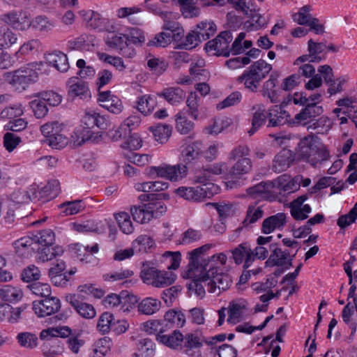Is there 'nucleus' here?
<instances>
[{"mask_svg": "<svg viewBox=\"0 0 357 357\" xmlns=\"http://www.w3.org/2000/svg\"><path fill=\"white\" fill-rule=\"evenodd\" d=\"M146 204L150 214L152 215V219L160 218L167 211V207L162 201L154 199V200Z\"/></svg>", "mask_w": 357, "mask_h": 357, "instance_id": "nucleus-64", "label": "nucleus"}, {"mask_svg": "<svg viewBox=\"0 0 357 357\" xmlns=\"http://www.w3.org/2000/svg\"><path fill=\"white\" fill-rule=\"evenodd\" d=\"M114 321V315L108 312H103L99 317L97 323V328L103 333L111 331L112 323Z\"/></svg>", "mask_w": 357, "mask_h": 357, "instance_id": "nucleus-61", "label": "nucleus"}, {"mask_svg": "<svg viewBox=\"0 0 357 357\" xmlns=\"http://www.w3.org/2000/svg\"><path fill=\"white\" fill-rule=\"evenodd\" d=\"M157 106V98L153 95H144L138 98L137 108L144 116L150 114Z\"/></svg>", "mask_w": 357, "mask_h": 357, "instance_id": "nucleus-30", "label": "nucleus"}, {"mask_svg": "<svg viewBox=\"0 0 357 357\" xmlns=\"http://www.w3.org/2000/svg\"><path fill=\"white\" fill-rule=\"evenodd\" d=\"M206 276L208 280L211 278L208 285L209 287L208 291L210 293H216L217 289L219 294L221 291L227 290L232 282L231 277L226 273H218V268L213 266H209V269L207 271Z\"/></svg>", "mask_w": 357, "mask_h": 357, "instance_id": "nucleus-6", "label": "nucleus"}, {"mask_svg": "<svg viewBox=\"0 0 357 357\" xmlns=\"http://www.w3.org/2000/svg\"><path fill=\"white\" fill-rule=\"evenodd\" d=\"M167 323L172 324V326L182 327L185 322V315L181 312L169 310L164 316Z\"/></svg>", "mask_w": 357, "mask_h": 357, "instance_id": "nucleus-62", "label": "nucleus"}, {"mask_svg": "<svg viewBox=\"0 0 357 357\" xmlns=\"http://www.w3.org/2000/svg\"><path fill=\"white\" fill-rule=\"evenodd\" d=\"M141 9L139 8L123 7L117 10L116 15L119 18H127L128 21L132 24L139 25L142 24V18L139 17Z\"/></svg>", "mask_w": 357, "mask_h": 357, "instance_id": "nucleus-33", "label": "nucleus"}, {"mask_svg": "<svg viewBox=\"0 0 357 357\" xmlns=\"http://www.w3.org/2000/svg\"><path fill=\"white\" fill-rule=\"evenodd\" d=\"M33 238L38 244V250H39L41 247L54 244V233L50 229H44L33 234Z\"/></svg>", "mask_w": 357, "mask_h": 357, "instance_id": "nucleus-40", "label": "nucleus"}, {"mask_svg": "<svg viewBox=\"0 0 357 357\" xmlns=\"http://www.w3.org/2000/svg\"><path fill=\"white\" fill-rule=\"evenodd\" d=\"M157 96L163 98L170 105H176L184 100L185 92L178 86L168 87L157 93Z\"/></svg>", "mask_w": 357, "mask_h": 357, "instance_id": "nucleus-24", "label": "nucleus"}, {"mask_svg": "<svg viewBox=\"0 0 357 357\" xmlns=\"http://www.w3.org/2000/svg\"><path fill=\"white\" fill-rule=\"evenodd\" d=\"M16 340L20 347L28 349H35L38 343L37 335L30 332L19 333L16 336Z\"/></svg>", "mask_w": 357, "mask_h": 357, "instance_id": "nucleus-39", "label": "nucleus"}, {"mask_svg": "<svg viewBox=\"0 0 357 357\" xmlns=\"http://www.w3.org/2000/svg\"><path fill=\"white\" fill-rule=\"evenodd\" d=\"M289 114L282 107L275 105L268 113V127H278L289 122Z\"/></svg>", "mask_w": 357, "mask_h": 357, "instance_id": "nucleus-26", "label": "nucleus"}, {"mask_svg": "<svg viewBox=\"0 0 357 357\" xmlns=\"http://www.w3.org/2000/svg\"><path fill=\"white\" fill-rule=\"evenodd\" d=\"M201 98L196 92H191L186 100L187 110L184 112L194 120H197L202 110Z\"/></svg>", "mask_w": 357, "mask_h": 357, "instance_id": "nucleus-31", "label": "nucleus"}, {"mask_svg": "<svg viewBox=\"0 0 357 357\" xmlns=\"http://www.w3.org/2000/svg\"><path fill=\"white\" fill-rule=\"evenodd\" d=\"M294 160V154L289 149H283L274 158L272 169L276 173L286 171Z\"/></svg>", "mask_w": 357, "mask_h": 357, "instance_id": "nucleus-19", "label": "nucleus"}, {"mask_svg": "<svg viewBox=\"0 0 357 357\" xmlns=\"http://www.w3.org/2000/svg\"><path fill=\"white\" fill-rule=\"evenodd\" d=\"M132 218L141 224L149 222L152 219V215L146 208V204L139 206H133L130 208Z\"/></svg>", "mask_w": 357, "mask_h": 357, "instance_id": "nucleus-47", "label": "nucleus"}, {"mask_svg": "<svg viewBox=\"0 0 357 357\" xmlns=\"http://www.w3.org/2000/svg\"><path fill=\"white\" fill-rule=\"evenodd\" d=\"M67 86L68 87V95L72 98L79 97L81 99H86L91 96L88 84L77 77L69 78Z\"/></svg>", "mask_w": 357, "mask_h": 357, "instance_id": "nucleus-16", "label": "nucleus"}, {"mask_svg": "<svg viewBox=\"0 0 357 357\" xmlns=\"http://www.w3.org/2000/svg\"><path fill=\"white\" fill-rule=\"evenodd\" d=\"M307 50L313 58L310 61L319 62L322 58L319 54L322 53L326 49V45L323 43H315L312 39L307 43Z\"/></svg>", "mask_w": 357, "mask_h": 357, "instance_id": "nucleus-58", "label": "nucleus"}, {"mask_svg": "<svg viewBox=\"0 0 357 357\" xmlns=\"http://www.w3.org/2000/svg\"><path fill=\"white\" fill-rule=\"evenodd\" d=\"M157 340L170 348L175 349L180 346L183 341V335L180 331L175 329L169 335L159 334L157 336Z\"/></svg>", "mask_w": 357, "mask_h": 357, "instance_id": "nucleus-35", "label": "nucleus"}, {"mask_svg": "<svg viewBox=\"0 0 357 357\" xmlns=\"http://www.w3.org/2000/svg\"><path fill=\"white\" fill-rule=\"evenodd\" d=\"M59 191V182L57 180H52L40 189L39 194L41 195L42 202H45L57 197Z\"/></svg>", "mask_w": 357, "mask_h": 357, "instance_id": "nucleus-38", "label": "nucleus"}, {"mask_svg": "<svg viewBox=\"0 0 357 357\" xmlns=\"http://www.w3.org/2000/svg\"><path fill=\"white\" fill-rule=\"evenodd\" d=\"M202 143L199 141L192 142L183 147L181 151V160L184 165H190L196 163L202 153Z\"/></svg>", "mask_w": 357, "mask_h": 357, "instance_id": "nucleus-15", "label": "nucleus"}, {"mask_svg": "<svg viewBox=\"0 0 357 357\" xmlns=\"http://www.w3.org/2000/svg\"><path fill=\"white\" fill-rule=\"evenodd\" d=\"M23 114L22 105L14 104L6 107L0 112V119H15L20 117Z\"/></svg>", "mask_w": 357, "mask_h": 357, "instance_id": "nucleus-59", "label": "nucleus"}, {"mask_svg": "<svg viewBox=\"0 0 357 357\" xmlns=\"http://www.w3.org/2000/svg\"><path fill=\"white\" fill-rule=\"evenodd\" d=\"M300 179L301 178L296 177L291 180H289V176H287L286 174H283L279 176L273 182L275 183V187H278L279 189L289 193L299 189Z\"/></svg>", "mask_w": 357, "mask_h": 357, "instance_id": "nucleus-34", "label": "nucleus"}, {"mask_svg": "<svg viewBox=\"0 0 357 357\" xmlns=\"http://www.w3.org/2000/svg\"><path fill=\"white\" fill-rule=\"evenodd\" d=\"M66 300L82 317L84 319L95 317L96 312L94 307L84 302L80 295L69 294L66 296Z\"/></svg>", "mask_w": 357, "mask_h": 357, "instance_id": "nucleus-11", "label": "nucleus"}, {"mask_svg": "<svg viewBox=\"0 0 357 357\" xmlns=\"http://www.w3.org/2000/svg\"><path fill=\"white\" fill-rule=\"evenodd\" d=\"M264 214L261 206L250 205L246 211V215L243 221V227H248L261 219Z\"/></svg>", "mask_w": 357, "mask_h": 357, "instance_id": "nucleus-37", "label": "nucleus"}, {"mask_svg": "<svg viewBox=\"0 0 357 357\" xmlns=\"http://www.w3.org/2000/svg\"><path fill=\"white\" fill-rule=\"evenodd\" d=\"M210 248L211 245L206 244L193 250L190 253V260L188 264L190 272L193 269L197 268L199 267V258L201 257V255H203L205 252L208 251Z\"/></svg>", "mask_w": 357, "mask_h": 357, "instance_id": "nucleus-56", "label": "nucleus"}, {"mask_svg": "<svg viewBox=\"0 0 357 357\" xmlns=\"http://www.w3.org/2000/svg\"><path fill=\"white\" fill-rule=\"evenodd\" d=\"M195 33L202 41L206 40L216 31V25L213 22H202L197 24Z\"/></svg>", "mask_w": 357, "mask_h": 357, "instance_id": "nucleus-43", "label": "nucleus"}, {"mask_svg": "<svg viewBox=\"0 0 357 357\" xmlns=\"http://www.w3.org/2000/svg\"><path fill=\"white\" fill-rule=\"evenodd\" d=\"M176 130L182 135L188 134L194 128V123L188 120L183 111L175 116Z\"/></svg>", "mask_w": 357, "mask_h": 357, "instance_id": "nucleus-42", "label": "nucleus"}, {"mask_svg": "<svg viewBox=\"0 0 357 357\" xmlns=\"http://www.w3.org/2000/svg\"><path fill=\"white\" fill-rule=\"evenodd\" d=\"M252 110L255 112L252 114L251 119V128L248 131L250 136L253 135L257 132L259 128L265 125L268 118V113L266 111L265 107L261 104H257L252 106Z\"/></svg>", "mask_w": 357, "mask_h": 357, "instance_id": "nucleus-20", "label": "nucleus"}, {"mask_svg": "<svg viewBox=\"0 0 357 357\" xmlns=\"http://www.w3.org/2000/svg\"><path fill=\"white\" fill-rule=\"evenodd\" d=\"M115 219L123 234H131L134 231V226L128 213L119 212L115 215Z\"/></svg>", "mask_w": 357, "mask_h": 357, "instance_id": "nucleus-46", "label": "nucleus"}, {"mask_svg": "<svg viewBox=\"0 0 357 357\" xmlns=\"http://www.w3.org/2000/svg\"><path fill=\"white\" fill-rule=\"evenodd\" d=\"M84 129H93L95 127L101 130L107 129L109 125V120L95 111L86 112L82 119Z\"/></svg>", "mask_w": 357, "mask_h": 357, "instance_id": "nucleus-17", "label": "nucleus"}, {"mask_svg": "<svg viewBox=\"0 0 357 357\" xmlns=\"http://www.w3.org/2000/svg\"><path fill=\"white\" fill-rule=\"evenodd\" d=\"M252 168V164L250 158H243L238 159L229 169V175L233 178H240L243 175L250 173Z\"/></svg>", "mask_w": 357, "mask_h": 357, "instance_id": "nucleus-28", "label": "nucleus"}, {"mask_svg": "<svg viewBox=\"0 0 357 357\" xmlns=\"http://www.w3.org/2000/svg\"><path fill=\"white\" fill-rule=\"evenodd\" d=\"M217 189L214 184L205 185V188L197 186L180 187L175 190L176 193L186 200L201 202L204 198H210L213 195L212 190Z\"/></svg>", "mask_w": 357, "mask_h": 357, "instance_id": "nucleus-5", "label": "nucleus"}, {"mask_svg": "<svg viewBox=\"0 0 357 357\" xmlns=\"http://www.w3.org/2000/svg\"><path fill=\"white\" fill-rule=\"evenodd\" d=\"M161 307V302L151 297L144 298L138 305V311L144 314L151 315L157 312Z\"/></svg>", "mask_w": 357, "mask_h": 357, "instance_id": "nucleus-36", "label": "nucleus"}, {"mask_svg": "<svg viewBox=\"0 0 357 357\" xmlns=\"http://www.w3.org/2000/svg\"><path fill=\"white\" fill-rule=\"evenodd\" d=\"M176 280V275L172 273L159 271L155 276L153 286L158 288L165 287L171 285Z\"/></svg>", "mask_w": 357, "mask_h": 357, "instance_id": "nucleus-57", "label": "nucleus"}, {"mask_svg": "<svg viewBox=\"0 0 357 357\" xmlns=\"http://www.w3.org/2000/svg\"><path fill=\"white\" fill-rule=\"evenodd\" d=\"M13 246L17 255L28 258L38 250V244L33 240V236H23L13 243Z\"/></svg>", "mask_w": 357, "mask_h": 357, "instance_id": "nucleus-18", "label": "nucleus"}, {"mask_svg": "<svg viewBox=\"0 0 357 357\" xmlns=\"http://www.w3.org/2000/svg\"><path fill=\"white\" fill-rule=\"evenodd\" d=\"M38 253V258L43 262L48 261L52 260L56 256H59L63 253V249L61 247L45 245L41 247L39 250H37Z\"/></svg>", "mask_w": 357, "mask_h": 357, "instance_id": "nucleus-41", "label": "nucleus"}, {"mask_svg": "<svg viewBox=\"0 0 357 357\" xmlns=\"http://www.w3.org/2000/svg\"><path fill=\"white\" fill-rule=\"evenodd\" d=\"M75 249L77 250V257L80 261H85L87 263L91 261L89 258L92 257V255L98 252V245L95 243L89 247L76 244Z\"/></svg>", "mask_w": 357, "mask_h": 357, "instance_id": "nucleus-49", "label": "nucleus"}, {"mask_svg": "<svg viewBox=\"0 0 357 357\" xmlns=\"http://www.w3.org/2000/svg\"><path fill=\"white\" fill-rule=\"evenodd\" d=\"M275 187L273 181L260 182L259 183L247 188L246 192L252 199H269L271 191Z\"/></svg>", "mask_w": 357, "mask_h": 357, "instance_id": "nucleus-22", "label": "nucleus"}, {"mask_svg": "<svg viewBox=\"0 0 357 357\" xmlns=\"http://www.w3.org/2000/svg\"><path fill=\"white\" fill-rule=\"evenodd\" d=\"M232 258L237 265L243 264V269H248L254 262L253 250L250 245L247 243H242L231 251Z\"/></svg>", "mask_w": 357, "mask_h": 357, "instance_id": "nucleus-10", "label": "nucleus"}, {"mask_svg": "<svg viewBox=\"0 0 357 357\" xmlns=\"http://www.w3.org/2000/svg\"><path fill=\"white\" fill-rule=\"evenodd\" d=\"M272 65L263 59H259L244 70L237 78V82L243 84L251 92L256 93L260 82L266 78L272 70Z\"/></svg>", "mask_w": 357, "mask_h": 357, "instance_id": "nucleus-1", "label": "nucleus"}, {"mask_svg": "<svg viewBox=\"0 0 357 357\" xmlns=\"http://www.w3.org/2000/svg\"><path fill=\"white\" fill-rule=\"evenodd\" d=\"M23 297L22 291L16 287L10 284L1 285L0 298L8 303H17Z\"/></svg>", "mask_w": 357, "mask_h": 357, "instance_id": "nucleus-29", "label": "nucleus"}, {"mask_svg": "<svg viewBox=\"0 0 357 357\" xmlns=\"http://www.w3.org/2000/svg\"><path fill=\"white\" fill-rule=\"evenodd\" d=\"M187 167L183 165H170L162 164L159 166L158 177L176 181L185 177L187 175Z\"/></svg>", "mask_w": 357, "mask_h": 357, "instance_id": "nucleus-13", "label": "nucleus"}, {"mask_svg": "<svg viewBox=\"0 0 357 357\" xmlns=\"http://www.w3.org/2000/svg\"><path fill=\"white\" fill-rule=\"evenodd\" d=\"M233 36L229 31L221 32L215 38L208 41L205 45V50L213 55L229 56L231 49L229 43Z\"/></svg>", "mask_w": 357, "mask_h": 357, "instance_id": "nucleus-4", "label": "nucleus"}, {"mask_svg": "<svg viewBox=\"0 0 357 357\" xmlns=\"http://www.w3.org/2000/svg\"><path fill=\"white\" fill-rule=\"evenodd\" d=\"M45 298L41 301L33 302L32 309L40 317L54 314L61 308V302L57 297L50 296Z\"/></svg>", "mask_w": 357, "mask_h": 357, "instance_id": "nucleus-8", "label": "nucleus"}, {"mask_svg": "<svg viewBox=\"0 0 357 357\" xmlns=\"http://www.w3.org/2000/svg\"><path fill=\"white\" fill-rule=\"evenodd\" d=\"M38 98L31 100L29 105L34 113L36 118L40 119L45 116L48 112V108L45 102L39 96Z\"/></svg>", "mask_w": 357, "mask_h": 357, "instance_id": "nucleus-60", "label": "nucleus"}, {"mask_svg": "<svg viewBox=\"0 0 357 357\" xmlns=\"http://www.w3.org/2000/svg\"><path fill=\"white\" fill-rule=\"evenodd\" d=\"M28 307V305L24 304L18 307H13L8 303H0V323L6 322L10 324L17 323L21 314Z\"/></svg>", "mask_w": 357, "mask_h": 357, "instance_id": "nucleus-14", "label": "nucleus"}, {"mask_svg": "<svg viewBox=\"0 0 357 357\" xmlns=\"http://www.w3.org/2000/svg\"><path fill=\"white\" fill-rule=\"evenodd\" d=\"M159 271L155 267L151 266L148 262L143 263L140 277L144 283L152 285Z\"/></svg>", "mask_w": 357, "mask_h": 357, "instance_id": "nucleus-52", "label": "nucleus"}, {"mask_svg": "<svg viewBox=\"0 0 357 357\" xmlns=\"http://www.w3.org/2000/svg\"><path fill=\"white\" fill-rule=\"evenodd\" d=\"M84 20L88 26L93 29H101L106 23V19L102 17L100 13L89 10L84 14Z\"/></svg>", "mask_w": 357, "mask_h": 357, "instance_id": "nucleus-50", "label": "nucleus"}, {"mask_svg": "<svg viewBox=\"0 0 357 357\" xmlns=\"http://www.w3.org/2000/svg\"><path fill=\"white\" fill-rule=\"evenodd\" d=\"M278 73L271 74L268 79L264 82L260 93L264 97H267L273 103L278 102V94L275 87L278 83Z\"/></svg>", "mask_w": 357, "mask_h": 357, "instance_id": "nucleus-27", "label": "nucleus"}, {"mask_svg": "<svg viewBox=\"0 0 357 357\" xmlns=\"http://www.w3.org/2000/svg\"><path fill=\"white\" fill-rule=\"evenodd\" d=\"M270 250H271V253L265 262V266L284 267L285 269H289L292 266L293 258L295 257L296 254L291 256L288 250H282L276 244L270 245Z\"/></svg>", "mask_w": 357, "mask_h": 357, "instance_id": "nucleus-7", "label": "nucleus"}, {"mask_svg": "<svg viewBox=\"0 0 357 357\" xmlns=\"http://www.w3.org/2000/svg\"><path fill=\"white\" fill-rule=\"evenodd\" d=\"M184 346L183 350L184 352L190 357H201V348L203 346L202 342H200L199 338L193 335L192 333L187 334L185 337H183Z\"/></svg>", "mask_w": 357, "mask_h": 357, "instance_id": "nucleus-25", "label": "nucleus"}, {"mask_svg": "<svg viewBox=\"0 0 357 357\" xmlns=\"http://www.w3.org/2000/svg\"><path fill=\"white\" fill-rule=\"evenodd\" d=\"M63 129V124L59 123L58 121L48 122L40 127V131L43 135L46 138V142L50 137L55 136L61 132Z\"/></svg>", "mask_w": 357, "mask_h": 357, "instance_id": "nucleus-51", "label": "nucleus"}, {"mask_svg": "<svg viewBox=\"0 0 357 357\" xmlns=\"http://www.w3.org/2000/svg\"><path fill=\"white\" fill-rule=\"evenodd\" d=\"M45 61L50 66L54 67L61 73L67 72L70 68L66 54L60 51L47 54L45 56Z\"/></svg>", "mask_w": 357, "mask_h": 357, "instance_id": "nucleus-23", "label": "nucleus"}, {"mask_svg": "<svg viewBox=\"0 0 357 357\" xmlns=\"http://www.w3.org/2000/svg\"><path fill=\"white\" fill-rule=\"evenodd\" d=\"M155 139L161 143H165L169 138L172 133V127L166 124H158L155 127H151Z\"/></svg>", "mask_w": 357, "mask_h": 357, "instance_id": "nucleus-48", "label": "nucleus"}, {"mask_svg": "<svg viewBox=\"0 0 357 357\" xmlns=\"http://www.w3.org/2000/svg\"><path fill=\"white\" fill-rule=\"evenodd\" d=\"M107 44L110 47L117 50L119 54L124 57L132 58L136 55L135 48L128 43L124 33L108 37Z\"/></svg>", "mask_w": 357, "mask_h": 357, "instance_id": "nucleus-12", "label": "nucleus"}, {"mask_svg": "<svg viewBox=\"0 0 357 357\" xmlns=\"http://www.w3.org/2000/svg\"><path fill=\"white\" fill-rule=\"evenodd\" d=\"M208 280L206 274L197 278L193 279L188 284V289L190 292L194 293L197 297L202 298L206 294L203 282Z\"/></svg>", "mask_w": 357, "mask_h": 357, "instance_id": "nucleus-53", "label": "nucleus"}, {"mask_svg": "<svg viewBox=\"0 0 357 357\" xmlns=\"http://www.w3.org/2000/svg\"><path fill=\"white\" fill-rule=\"evenodd\" d=\"M111 340L108 337L100 338L93 346L91 357H102L110 351Z\"/></svg>", "mask_w": 357, "mask_h": 357, "instance_id": "nucleus-45", "label": "nucleus"}, {"mask_svg": "<svg viewBox=\"0 0 357 357\" xmlns=\"http://www.w3.org/2000/svg\"><path fill=\"white\" fill-rule=\"evenodd\" d=\"M202 39L199 38L195 30L190 31L185 36V39L177 45V47L182 50H190L196 47L201 42Z\"/></svg>", "mask_w": 357, "mask_h": 357, "instance_id": "nucleus-54", "label": "nucleus"}, {"mask_svg": "<svg viewBox=\"0 0 357 357\" xmlns=\"http://www.w3.org/2000/svg\"><path fill=\"white\" fill-rule=\"evenodd\" d=\"M27 287L33 294L40 297H48L52 294L51 287L47 283L33 282Z\"/></svg>", "mask_w": 357, "mask_h": 357, "instance_id": "nucleus-63", "label": "nucleus"}, {"mask_svg": "<svg viewBox=\"0 0 357 357\" xmlns=\"http://www.w3.org/2000/svg\"><path fill=\"white\" fill-rule=\"evenodd\" d=\"M0 20L13 29L24 31L31 26L29 15L22 10H12L0 15Z\"/></svg>", "mask_w": 357, "mask_h": 357, "instance_id": "nucleus-9", "label": "nucleus"}, {"mask_svg": "<svg viewBox=\"0 0 357 357\" xmlns=\"http://www.w3.org/2000/svg\"><path fill=\"white\" fill-rule=\"evenodd\" d=\"M296 154L301 159L307 161L313 166L329 158V152L326 147L318 146L310 137L300 139L297 144Z\"/></svg>", "mask_w": 357, "mask_h": 357, "instance_id": "nucleus-2", "label": "nucleus"}, {"mask_svg": "<svg viewBox=\"0 0 357 357\" xmlns=\"http://www.w3.org/2000/svg\"><path fill=\"white\" fill-rule=\"evenodd\" d=\"M286 218L284 213H278L265 218L262 222L261 232L268 234L275 229H282L287 222Z\"/></svg>", "mask_w": 357, "mask_h": 357, "instance_id": "nucleus-21", "label": "nucleus"}, {"mask_svg": "<svg viewBox=\"0 0 357 357\" xmlns=\"http://www.w3.org/2000/svg\"><path fill=\"white\" fill-rule=\"evenodd\" d=\"M59 208L63 209L62 213L66 215L77 214L84 208V205L80 199L66 202L59 205Z\"/></svg>", "mask_w": 357, "mask_h": 357, "instance_id": "nucleus-55", "label": "nucleus"}, {"mask_svg": "<svg viewBox=\"0 0 357 357\" xmlns=\"http://www.w3.org/2000/svg\"><path fill=\"white\" fill-rule=\"evenodd\" d=\"M17 35L7 26L0 27V47L1 48L10 47L17 42Z\"/></svg>", "mask_w": 357, "mask_h": 357, "instance_id": "nucleus-44", "label": "nucleus"}, {"mask_svg": "<svg viewBox=\"0 0 357 357\" xmlns=\"http://www.w3.org/2000/svg\"><path fill=\"white\" fill-rule=\"evenodd\" d=\"M4 78L6 82L16 90L22 91L38 80V73L36 66L33 63H29L15 70L6 73Z\"/></svg>", "mask_w": 357, "mask_h": 357, "instance_id": "nucleus-3", "label": "nucleus"}, {"mask_svg": "<svg viewBox=\"0 0 357 357\" xmlns=\"http://www.w3.org/2000/svg\"><path fill=\"white\" fill-rule=\"evenodd\" d=\"M128 43L136 47H142L146 41L144 31L138 27H128L124 31Z\"/></svg>", "mask_w": 357, "mask_h": 357, "instance_id": "nucleus-32", "label": "nucleus"}]
</instances>
